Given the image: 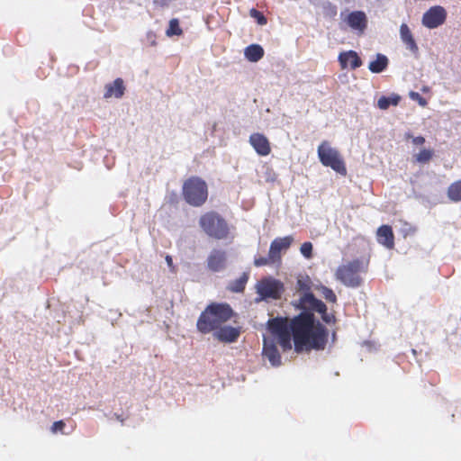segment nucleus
<instances>
[{"label":"nucleus","mask_w":461,"mask_h":461,"mask_svg":"<svg viewBox=\"0 0 461 461\" xmlns=\"http://www.w3.org/2000/svg\"><path fill=\"white\" fill-rule=\"evenodd\" d=\"M313 312L303 310L290 321L286 317L268 320L267 330L284 352L292 348V337L296 352L303 349H324L328 340V330L315 320Z\"/></svg>","instance_id":"nucleus-1"},{"label":"nucleus","mask_w":461,"mask_h":461,"mask_svg":"<svg viewBox=\"0 0 461 461\" xmlns=\"http://www.w3.org/2000/svg\"><path fill=\"white\" fill-rule=\"evenodd\" d=\"M234 312L226 303H212L201 312L196 329L202 334L215 332L221 325L230 321Z\"/></svg>","instance_id":"nucleus-2"},{"label":"nucleus","mask_w":461,"mask_h":461,"mask_svg":"<svg viewBox=\"0 0 461 461\" xmlns=\"http://www.w3.org/2000/svg\"><path fill=\"white\" fill-rule=\"evenodd\" d=\"M296 291L301 293L296 307L301 310L316 311L321 316V320L327 324H334L336 317L333 313L327 312L326 304L317 299L311 292L312 280L308 276H299L296 281Z\"/></svg>","instance_id":"nucleus-3"},{"label":"nucleus","mask_w":461,"mask_h":461,"mask_svg":"<svg viewBox=\"0 0 461 461\" xmlns=\"http://www.w3.org/2000/svg\"><path fill=\"white\" fill-rule=\"evenodd\" d=\"M368 265V259L355 258L339 266L335 271V277L347 287H358L363 283L361 274L367 271Z\"/></svg>","instance_id":"nucleus-4"},{"label":"nucleus","mask_w":461,"mask_h":461,"mask_svg":"<svg viewBox=\"0 0 461 461\" xmlns=\"http://www.w3.org/2000/svg\"><path fill=\"white\" fill-rule=\"evenodd\" d=\"M199 226L209 238L222 240L230 237L228 221L215 211L202 214L199 218Z\"/></svg>","instance_id":"nucleus-5"},{"label":"nucleus","mask_w":461,"mask_h":461,"mask_svg":"<svg viewBox=\"0 0 461 461\" xmlns=\"http://www.w3.org/2000/svg\"><path fill=\"white\" fill-rule=\"evenodd\" d=\"M182 194L188 204L200 207L205 203L208 198L207 184L201 177L191 176L184 182Z\"/></svg>","instance_id":"nucleus-6"},{"label":"nucleus","mask_w":461,"mask_h":461,"mask_svg":"<svg viewBox=\"0 0 461 461\" xmlns=\"http://www.w3.org/2000/svg\"><path fill=\"white\" fill-rule=\"evenodd\" d=\"M318 157L323 166L331 167L341 176L347 175V167L338 149L331 148L328 141L324 140L319 145Z\"/></svg>","instance_id":"nucleus-7"},{"label":"nucleus","mask_w":461,"mask_h":461,"mask_svg":"<svg viewBox=\"0 0 461 461\" xmlns=\"http://www.w3.org/2000/svg\"><path fill=\"white\" fill-rule=\"evenodd\" d=\"M259 300H278L285 292L283 282L273 277L262 278L256 285Z\"/></svg>","instance_id":"nucleus-8"},{"label":"nucleus","mask_w":461,"mask_h":461,"mask_svg":"<svg viewBox=\"0 0 461 461\" xmlns=\"http://www.w3.org/2000/svg\"><path fill=\"white\" fill-rule=\"evenodd\" d=\"M447 18L446 10L442 6H433L429 8L422 17L424 26L433 29L443 24Z\"/></svg>","instance_id":"nucleus-9"},{"label":"nucleus","mask_w":461,"mask_h":461,"mask_svg":"<svg viewBox=\"0 0 461 461\" xmlns=\"http://www.w3.org/2000/svg\"><path fill=\"white\" fill-rule=\"evenodd\" d=\"M227 252L221 249H212L206 259L207 268L214 273L224 270L227 267Z\"/></svg>","instance_id":"nucleus-10"},{"label":"nucleus","mask_w":461,"mask_h":461,"mask_svg":"<svg viewBox=\"0 0 461 461\" xmlns=\"http://www.w3.org/2000/svg\"><path fill=\"white\" fill-rule=\"evenodd\" d=\"M294 242V238L291 235L276 238L275 239L269 247V252L271 254V258H275V259L280 263L282 258V251H286Z\"/></svg>","instance_id":"nucleus-11"},{"label":"nucleus","mask_w":461,"mask_h":461,"mask_svg":"<svg viewBox=\"0 0 461 461\" xmlns=\"http://www.w3.org/2000/svg\"><path fill=\"white\" fill-rule=\"evenodd\" d=\"M240 335V327L223 326L221 325L215 332L213 337L223 343L235 342Z\"/></svg>","instance_id":"nucleus-12"},{"label":"nucleus","mask_w":461,"mask_h":461,"mask_svg":"<svg viewBox=\"0 0 461 461\" xmlns=\"http://www.w3.org/2000/svg\"><path fill=\"white\" fill-rule=\"evenodd\" d=\"M249 143L259 156H267L271 152L268 139L262 133H253L249 136Z\"/></svg>","instance_id":"nucleus-13"},{"label":"nucleus","mask_w":461,"mask_h":461,"mask_svg":"<svg viewBox=\"0 0 461 461\" xmlns=\"http://www.w3.org/2000/svg\"><path fill=\"white\" fill-rule=\"evenodd\" d=\"M262 355L268 359L273 366H278L282 363L281 355L273 340L264 339Z\"/></svg>","instance_id":"nucleus-14"},{"label":"nucleus","mask_w":461,"mask_h":461,"mask_svg":"<svg viewBox=\"0 0 461 461\" xmlns=\"http://www.w3.org/2000/svg\"><path fill=\"white\" fill-rule=\"evenodd\" d=\"M348 25L357 31L359 33H363L367 26V17L363 11H353L346 18Z\"/></svg>","instance_id":"nucleus-15"},{"label":"nucleus","mask_w":461,"mask_h":461,"mask_svg":"<svg viewBox=\"0 0 461 461\" xmlns=\"http://www.w3.org/2000/svg\"><path fill=\"white\" fill-rule=\"evenodd\" d=\"M376 239L379 244L386 249H392L394 247V234L390 225H382L377 229Z\"/></svg>","instance_id":"nucleus-16"},{"label":"nucleus","mask_w":461,"mask_h":461,"mask_svg":"<svg viewBox=\"0 0 461 461\" xmlns=\"http://www.w3.org/2000/svg\"><path fill=\"white\" fill-rule=\"evenodd\" d=\"M339 62L342 69L347 68L348 66L351 69H356L362 65V60L354 50L341 52L339 55Z\"/></svg>","instance_id":"nucleus-17"},{"label":"nucleus","mask_w":461,"mask_h":461,"mask_svg":"<svg viewBox=\"0 0 461 461\" xmlns=\"http://www.w3.org/2000/svg\"><path fill=\"white\" fill-rule=\"evenodd\" d=\"M125 89L123 80L121 77H118L113 83L105 85L104 98H121L124 95Z\"/></svg>","instance_id":"nucleus-18"},{"label":"nucleus","mask_w":461,"mask_h":461,"mask_svg":"<svg viewBox=\"0 0 461 461\" xmlns=\"http://www.w3.org/2000/svg\"><path fill=\"white\" fill-rule=\"evenodd\" d=\"M400 36L406 48L412 53L419 51L418 45L413 38V35L406 23H402L400 26Z\"/></svg>","instance_id":"nucleus-19"},{"label":"nucleus","mask_w":461,"mask_h":461,"mask_svg":"<svg viewBox=\"0 0 461 461\" xmlns=\"http://www.w3.org/2000/svg\"><path fill=\"white\" fill-rule=\"evenodd\" d=\"M249 278V274L248 272H244L239 278L231 281L228 285L227 289L232 293H242L245 290Z\"/></svg>","instance_id":"nucleus-20"},{"label":"nucleus","mask_w":461,"mask_h":461,"mask_svg":"<svg viewBox=\"0 0 461 461\" xmlns=\"http://www.w3.org/2000/svg\"><path fill=\"white\" fill-rule=\"evenodd\" d=\"M245 57L249 61L257 62L264 56V50L258 44H251L245 49Z\"/></svg>","instance_id":"nucleus-21"},{"label":"nucleus","mask_w":461,"mask_h":461,"mask_svg":"<svg viewBox=\"0 0 461 461\" xmlns=\"http://www.w3.org/2000/svg\"><path fill=\"white\" fill-rule=\"evenodd\" d=\"M388 59L383 54H377L375 60L369 63L368 68L373 73H381L388 66Z\"/></svg>","instance_id":"nucleus-22"},{"label":"nucleus","mask_w":461,"mask_h":461,"mask_svg":"<svg viewBox=\"0 0 461 461\" xmlns=\"http://www.w3.org/2000/svg\"><path fill=\"white\" fill-rule=\"evenodd\" d=\"M401 101V96L392 94L390 96L382 95L377 101V107L381 110H387L390 105L396 106Z\"/></svg>","instance_id":"nucleus-23"},{"label":"nucleus","mask_w":461,"mask_h":461,"mask_svg":"<svg viewBox=\"0 0 461 461\" xmlns=\"http://www.w3.org/2000/svg\"><path fill=\"white\" fill-rule=\"evenodd\" d=\"M447 196L453 202L461 201V180L456 181L448 186Z\"/></svg>","instance_id":"nucleus-24"},{"label":"nucleus","mask_w":461,"mask_h":461,"mask_svg":"<svg viewBox=\"0 0 461 461\" xmlns=\"http://www.w3.org/2000/svg\"><path fill=\"white\" fill-rule=\"evenodd\" d=\"M434 156L433 149H423L418 154L414 155V158L416 162L419 163H428Z\"/></svg>","instance_id":"nucleus-25"},{"label":"nucleus","mask_w":461,"mask_h":461,"mask_svg":"<svg viewBox=\"0 0 461 461\" xmlns=\"http://www.w3.org/2000/svg\"><path fill=\"white\" fill-rule=\"evenodd\" d=\"M182 33L183 31L179 26L178 20L176 18L171 19L166 34L170 37L173 35L180 36Z\"/></svg>","instance_id":"nucleus-26"},{"label":"nucleus","mask_w":461,"mask_h":461,"mask_svg":"<svg viewBox=\"0 0 461 461\" xmlns=\"http://www.w3.org/2000/svg\"><path fill=\"white\" fill-rule=\"evenodd\" d=\"M318 290L321 291L323 298L329 302V303H337V295L335 294V293L332 291V289L325 286V285H321L320 287H318Z\"/></svg>","instance_id":"nucleus-27"},{"label":"nucleus","mask_w":461,"mask_h":461,"mask_svg":"<svg viewBox=\"0 0 461 461\" xmlns=\"http://www.w3.org/2000/svg\"><path fill=\"white\" fill-rule=\"evenodd\" d=\"M275 263H278V262L275 259V258H271V254L269 251H268L267 257H258V258H255V259H254V265L256 267H263V266L275 264Z\"/></svg>","instance_id":"nucleus-28"},{"label":"nucleus","mask_w":461,"mask_h":461,"mask_svg":"<svg viewBox=\"0 0 461 461\" xmlns=\"http://www.w3.org/2000/svg\"><path fill=\"white\" fill-rule=\"evenodd\" d=\"M300 251L303 254V256L306 258H312V244L310 241H306L302 244L300 248Z\"/></svg>","instance_id":"nucleus-29"},{"label":"nucleus","mask_w":461,"mask_h":461,"mask_svg":"<svg viewBox=\"0 0 461 461\" xmlns=\"http://www.w3.org/2000/svg\"><path fill=\"white\" fill-rule=\"evenodd\" d=\"M250 15L258 20V23L261 25H264L267 23V18L263 15V14L259 11H258L255 8H252L250 10Z\"/></svg>","instance_id":"nucleus-30"},{"label":"nucleus","mask_w":461,"mask_h":461,"mask_svg":"<svg viewBox=\"0 0 461 461\" xmlns=\"http://www.w3.org/2000/svg\"><path fill=\"white\" fill-rule=\"evenodd\" d=\"M405 139L406 140L411 139L412 143L414 145H416V146H420V145H423L425 143V138L424 137H422V136L413 137L411 133H406L405 134Z\"/></svg>","instance_id":"nucleus-31"},{"label":"nucleus","mask_w":461,"mask_h":461,"mask_svg":"<svg viewBox=\"0 0 461 461\" xmlns=\"http://www.w3.org/2000/svg\"><path fill=\"white\" fill-rule=\"evenodd\" d=\"M65 426H66V424L63 420L55 421L51 426V432L52 433H58V432L63 433V429H64Z\"/></svg>","instance_id":"nucleus-32"},{"label":"nucleus","mask_w":461,"mask_h":461,"mask_svg":"<svg viewBox=\"0 0 461 461\" xmlns=\"http://www.w3.org/2000/svg\"><path fill=\"white\" fill-rule=\"evenodd\" d=\"M410 96L412 100L418 101L421 106L427 104V101L417 92H411Z\"/></svg>","instance_id":"nucleus-33"},{"label":"nucleus","mask_w":461,"mask_h":461,"mask_svg":"<svg viewBox=\"0 0 461 461\" xmlns=\"http://www.w3.org/2000/svg\"><path fill=\"white\" fill-rule=\"evenodd\" d=\"M148 40L150 41L151 46H155L157 44L156 42V34L153 32H148L147 34Z\"/></svg>","instance_id":"nucleus-34"},{"label":"nucleus","mask_w":461,"mask_h":461,"mask_svg":"<svg viewBox=\"0 0 461 461\" xmlns=\"http://www.w3.org/2000/svg\"><path fill=\"white\" fill-rule=\"evenodd\" d=\"M327 8L329 9V13L330 14V15H332V16H335V15H336V14H337V8H336V6H335L334 5H332V4H330V3H329V4L327 5Z\"/></svg>","instance_id":"nucleus-35"},{"label":"nucleus","mask_w":461,"mask_h":461,"mask_svg":"<svg viewBox=\"0 0 461 461\" xmlns=\"http://www.w3.org/2000/svg\"><path fill=\"white\" fill-rule=\"evenodd\" d=\"M166 261H167V266H168L170 268L174 269V266H173V259H172L171 256H169V255L166 256Z\"/></svg>","instance_id":"nucleus-36"}]
</instances>
